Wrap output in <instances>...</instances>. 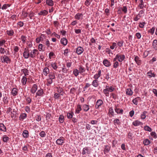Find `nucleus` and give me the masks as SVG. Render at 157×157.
I'll list each match as a JSON object with an SVG mask.
<instances>
[{
	"label": "nucleus",
	"instance_id": "f257e3e1",
	"mask_svg": "<svg viewBox=\"0 0 157 157\" xmlns=\"http://www.w3.org/2000/svg\"><path fill=\"white\" fill-rule=\"evenodd\" d=\"M1 57L3 58V60L2 61V63H5L7 64L11 62L10 59L8 56L6 55L2 56Z\"/></svg>",
	"mask_w": 157,
	"mask_h": 157
},
{
	"label": "nucleus",
	"instance_id": "f03ea898",
	"mask_svg": "<svg viewBox=\"0 0 157 157\" xmlns=\"http://www.w3.org/2000/svg\"><path fill=\"white\" fill-rule=\"evenodd\" d=\"M65 139L63 137H60L56 140V144L59 145H62L65 142Z\"/></svg>",
	"mask_w": 157,
	"mask_h": 157
},
{
	"label": "nucleus",
	"instance_id": "7ed1b4c3",
	"mask_svg": "<svg viewBox=\"0 0 157 157\" xmlns=\"http://www.w3.org/2000/svg\"><path fill=\"white\" fill-rule=\"evenodd\" d=\"M39 52L38 50L36 49H34L31 51L30 53V57L32 58H34L36 57V55H38Z\"/></svg>",
	"mask_w": 157,
	"mask_h": 157
},
{
	"label": "nucleus",
	"instance_id": "20e7f679",
	"mask_svg": "<svg viewBox=\"0 0 157 157\" xmlns=\"http://www.w3.org/2000/svg\"><path fill=\"white\" fill-rule=\"evenodd\" d=\"M23 57L25 59H28L30 57V54L29 50L25 48L23 53Z\"/></svg>",
	"mask_w": 157,
	"mask_h": 157
},
{
	"label": "nucleus",
	"instance_id": "39448f33",
	"mask_svg": "<svg viewBox=\"0 0 157 157\" xmlns=\"http://www.w3.org/2000/svg\"><path fill=\"white\" fill-rule=\"evenodd\" d=\"M117 57L118 61L120 62H121L125 59V56L124 55L118 54H117Z\"/></svg>",
	"mask_w": 157,
	"mask_h": 157
},
{
	"label": "nucleus",
	"instance_id": "423d86ee",
	"mask_svg": "<svg viewBox=\"0 0 157 157\" xmlns=\"http://www.w3.org/2000/svg\"><path fill=\"white\" fill-rule=\"evenodd\" d=\"M103 101L101 99L98 100L96 103L95 108L96 109H98L103 104Z\"/></svg>",
	"mask_w": 157,
	"mask_h": 157
},
{
	"label": "nucleus",
	"instance_id": "0eeeda50",
	"mask_svg": "<svg viewBox=\"0 0 157 157\" xmlns=\"http://www.w3.org/2000/svg\"><path fill=\"white\" fill-rule=\"evenodd\" d=\"M38 86L36 84H34L32 86L30 90V92L32 94H34L37 90Z\"/></svg>",
	"mask_w": 157,
	"mask_h": 157
},
{
	"label": "nucleus",
	"instance_id": "6e6552de",
	"mask_svg": "<svg viewBox=\"0 0 157 157\" xmlns=\"http://www.w3.org/2000/svg\"><path fill=\"white\" fill-rule=\"evenodd\" d=\"M101 75V70L99 69L97 72V73H96L93 77V78L95 79L98 80Z\"/></svg>",
	"mask_w": 157,
	"mask_h": 157
},
{
	"label": "nucleus",
	"instance_id": "1a4fd4ad",
	"mask_svg": "<svg viewBox=\"0 0 157 157\" xmlns=\"http://www.w3.org/2000/svg\"><path fill=\"white\" fill-rule=\"evenodd\" d=\"M83 17V15L81 13H77L75 16V18L78 20H82Z\"/></svg>",
	"mask_w": 157,
	"mask_h": 157
},
{
	"label": "nucleus",
	"instance_id": "9d476101",
	"mask_svg": "<svg viewBox=\"0 0 157 157\" xmlns=\"http://www.w3.org/2000/svg\"><path fill=\"white\" fill-rule=\"evenodd\" d=\"M44 92L42 89H40L36 93V97L37 96H43Z\"/></svg>",
	"mask_w": 157,
	"mask_h": 157
},
{
	"label": "nucleus",
	"instance_id": "9b49d317",
	"mask_svg": "<svg viewBox=\"0 0 157 157\" xmlns=\"http://www.w3.org/2000/svg\"><path fill=\"white\" fill-rule=\"evenodd\" d=\"M84 51L83 48L81 47H78L77 48L76 53L78 55L81 54Z\"/></svg>",
	"mask_w": 157,
	"mask_h": 157
},
{
	"label": "nucleus",
	"instance_id": "f8f14e48",
	"mask_svg": "<svg viewBox=\"0 0 157 157\" xmlns=\"http://www.w3.org/2000/svg\"><path fill=\"white\" fill-rule=\"evenodd\" d=\"M86 153L89 154L90 152L89 148L88 147H84L82 151V154L83 155L85 154Z\"/></svg>",
	"mask_w": 157,
	"mask_h": 157
},
{
	"label": "nucleus",
	"instance_id": "ddd939ff",
	"mask_svg": "<svg viewBox=\"0 0 157 157\" xmlns=\"http://www.w3.org/2000/svg\"><path fill=\"white\" fill-rule=\"evenodd\" d=\"M98 81V80L94 79L92 81V85L95 87H97L99 85Z\"/></svg>",
	"mask_w": 157,
	"mask_h": 157
},
{
	"label": "nucleus",
	"instance_id": "4468645a",
	"mask_svg": "<svg viewBox=\"0 0 157 157\" xmlns=\"http://www.w3.org/2000/svg\"><path fill=\"white\" fill-rule=\"evenodd\" d=\"M103 63L106 67H108L111 65L110 62L106 59H105L103 61Z\"/></svg>",
	"mask_w": 157,
	"mask_h": 157
},
{
	"label": "nucleus",
	"instance_id": "2eb2a0df",
	"mask_svg": "<svg viewBox=\"0 0 157 157\" xmlns=\"http://www.w3.org/2000/svg\"><path fill=\"white\" fill-rule=\"evenodd\" d=\"M134 60L138 65H140L141 64V61L138 56H135Z\"/></svg>",
	"mask_w": 157,
	"mask_h": 157
},
{
	"label": "nucleus",
	"instance_id": "dca6fc26",
	"mask_svg": "<svg viewBox=\"0 0 157 157\" xmlns=\"http://www.w3.org/2000/svg\"><path fill=\"white\" fill-rule=\"evenodd\" d=\"M49 72V69L47 67H46L44 68L43 71V74L45 76H47Z\"/></svg>",
	"mask_w": 157,
	"mask_h": 157
},
{
	"label": "nucleus",
	"instance_id": "f3484780",
	"mask_svg": "<svg viewBox=\"0 0 157 157\" xmlns=\"http://www.w3.org/2000/svg\"><path fill=\"white\" fill-rule=\"evenodd\" d=\"M82 110L81 105H80L78 104L77 105L76 108L75 109V113H79Z\"/></svg>",
	"mask_w": 157,
	"mask_h": 157
},
{
	"label": "nucleus",
	"instance_id": "a211bd4d",
	"mask_svg": "<svg viewBox=\"0 0 157 157\" xmlns=\"http://www.w3.org/2000/svg\"><path fill=\"white\" fill-rule=\"evenodd\" d=\"M132 124L135 126H137L140 125H142L143 123L138 120H136L133 121Z\"/></svg>",
	"mask_w": 157,
	"mask_h": 157
},
{
	"label": "nucleus",
	"instance_id": "6ab92c4d",
	"mask_svg": "<svg viewBox=\"0 0 157 157\" xmlns=\"http://www.w3.org/2000/svg\"><path fill=\"white\" fill-rule=\"evenodd\" d=\"M61 44L65 46L66 45L67 43V40L65 38H61L60 40Z\"/></svg>",
	"mask_w": 157,
	"mask_h": 157
},
{
	"label": "nucleus",
	"instance_id": "aec40b11",
	"mask_svg": "<svg viewBox=\"0 0 157 157\" xmlns=\"http://www.w3.org/2000/svg\"><path fill=\"white\" fill-rule=\"evenodd\" d=\"M23 137L25 138H27L29 136V133L27 130H24L22 134Z\"/></svg>",
	"mask_w": 157,
	"mask_h": 157
},
{
	"label": "nucleus",
	"instance_id": "412c9836",
	"mask_svg": "<svg viewBox=\"0 0 157 157\" xmlns=\"http://www.w3.org/2000/svg\"><path fill=\"white\" fill-rule=\"evenodd\" d=\"M126 93L127 95L131 96L132 95L133 92L130 88H128L126 90Z\"/></svg>",
	"mask_w": 157,
	"mask_h": 157
},
{
	"label": "nucleus",
	"instance_id": "4be33fe9",
	"mask_svg": "<svg viewBox=\"0 0 157 157\" xmlns=\"http://www.w3.org/2000/svg\"><path fill=\"white\" fill-rule=\"evenodd\" d=\"M147 76L150 78L152 77H155V74L153 73H152V71H150L147 73Z\"/></svg>",
	"mask_w": 157,
	"mask_h": 157
},
{
	"label": "nucleus",
	"instance_id": "5701e85b",
	"mask_svg": "<svg viewBox=\"0 0 157 157\" xmlns=\"http://www.w3.org/2000/svg\"><path fill=\"white\" fill-rule=\"evenodd\" d=\"M48 12L47 11L44 10L40 11V13H38V15H39L45 16L48 14Z\"/></svg>",
	"mask_w": 157,
	"mask_h": 157
},
{
	"label": "nucleus",
	"instance_id": "b1692460",
	"mask_svg": "<svg viewBox=\"0 0 157 157\" xmlns=\"http://www.w3.org/2000/svg\"><path fill=\"white\" fill-rule=\"evenodd\" d=\"M0 130L3 132H6V126L3 123H0Z\"/></svg>",
	"mask_w": 157,
	"mask_h": 157
},
{
	"label": "nucleus",
	"instance_id": "393cba45",
	"mask_svg": "<svg viewBox=\"0 0 157 157\" xmlns=\"http://www.w3.org/2000/svg\"><path fill=\"white\" fill-rule=\"evenodd\" d=\"M21 71L24 74V76H25V77L29 75V71L28 70L26 69L25 68L22 69L21 70Z\"/></svg>",
	"mask_w": 157,
	"mask_h": 157
},
{
	"label": "nucleus",
	"instance_id": "a878e982",
	"mask_svg": "<svg viewBox=\"0 0 157 157\" xmlns=\"http://www.w3.org/2000/svg\"><path fill=\"white\" fill-rule=\"evenodd\" d=\"M82 108L85 112H87L90 109L89 105L86 104H84L82 105Z\"/></svg>",
	"mask_w": 157,
	"mask_h": 157
},
{
	"label": "nucleus",
	"instance_id": "bb28decb",
	"mask_svg": "<svg viewBox=\"0 0 157 157\" xmlns=\"http://www.w3.org/2000/svg\"><path fill=\"white\" fill-rule=\"evenodd\" d=\"M38 49L40 51H44L45 50V47L42 44H39L38 46Z\"/></svg>",
	"mask_w": 157,
	"mask_h": 157
},
{
	"label": "nucleus",
	"instance_id": "cd10ccee",
	"mask_svg": "<svg viewBox=\"0 0 157 157\" xmlns=\"http://www.w3.org/2000/svg\"><path fill=\"white\" fill-rule=\"evenodd\" d=\"M113 123L114 124L115 126L117 125H120L121 124L119 119L118 118L115 119L113 121Z\"/></svg>",
	"mask_w": 157,
	"mask_h": 157
},
{
	"label": "nucleus",
	"instance_id": "c85d7f7f",
	"mask_svg": "<svg viewBox=\"0 0 157 157\" xmlns=\"http://www.w3.org/2000/svg\"><path fill=\"white\" fill-rule=\"evenodd\" d=\"M46 2L48 6H52L54 5L53 1L52 0H46Z\"/></svg>",
	"mask_w": 157,
	"mask_h": 157
},
{
	"label": "nucleus",
	"instance_id": "c756f323",
	"mask_svg": "<svg viewBox=\"0 0 157 157\" xmlns=\"http://www.w3.org/2000/svg\"><path fill=\"white\" fill-rule=\"evenodd\" d=\"M57 92L58 93L60 94L61 95L63 96V89L61 87H57Z\"/></svg>",
	"mask_w": 157,
	"mask_h": 157
},
{
	"label": "nucleus",
	"instance_id": "7c9ffc66",
	"mask_svg": "<svg viewBox=\"0 0 157 157\" xmlns=\"http://www.w3.org/2000/svg\"><path fill=\"white\" fill-rule=\"evenodd\" d=\"M27 117V114L25 113H22L20 114L19 119L20 120H23Z\"/></svg>",
	"mask_w": 157,
	"mask_h": 157
},
{
	"label": "nucleus",
	"instance_id": "2f4dec72",
	"mask_svg": "<svg viewBox=\"0 0 157 157\" xmlns=\"http://www.w3.org/2000/svg\"><path fill=\"white\" fill-rule=\"evenodd\" d=\"M138 15L140 18L143 17L144 16V10H142L139 11Z\"/></svg>",
	"mask_w": 157,
	"mask_h": 157
},
{
	"label": "nucleus",
	"instance_id": "473e14b6",
	"mask_svg": "<svg viewBox=\"0 0 157 157\" xmlns=\"http://www.w3.org/2000/svg\"><path fill=\"white\" fill-rule=\"evenodd\" d=\"M140 98L139 97H137L132 100V102L135 105H137L138 102V100H140Z\"/></svg>",
	"mask_w": 157,
	"mask_h": 157
},
{
	"label": "nucleus",
	"instance_id": "72a5a7b5",
	"mask_svg": "<svg viewBox=\"0 0 157 157\" xmlns=\"http://www.w3.org/2000/svg\"><path fill=\"white\" fill-rule=\"evenodd\" d=\"M105 88H106V89H107L109 92H112L115 90V88L112 86L109 87L108 86H106Z\"/></svg>",
	"mask_w": 157,
	"mask_h": 157
},
{
	"label": "nucleus",
	"instance_id": "f704fd0d",
	"mask_svg": "<svg viewBox=\"0 0 157 157\" xmlns=\"http://www.w3.org/2000/svg\"><path fill=\"white\" fill-rule=\"evenodd\" d=\"M27 81V77H25V76H23L21 80L22 84L23 85H25Z\"/></svg>",
	"mask_w": 157,
	"mask_h": 157
},
{
	"label": "nucleus",
	"instance_id": "c9c22d12",
	"mask_svg": "<svg viewBox=\"0 0 157 157\" xmlns=\"http://www.w3.org/2000/svg\"><path fill=\"white\" fill-rule=\"evenodd\" d=\"M115 112L117 114H122L123 113V109H120L119 108L114 109Z\"/></svg>",
	"mask_w": 157,
	"mask_h": 157
},
{
	"label": "nucleus",
	"instance_id": "e433bc0d",
	"mask_svg": "<svg viewBox=\"0 0 157 157\" xmlns=\"http://www.w3.org/2000/svg\"><path fill=\"white\" fill-rule=\"evenodd\" d=\"M150 143V141L147 139H144L143 141V144L144 145L146 146L149 145Z\"/></svg>",
	"mask_w": 157,
	"mask_h": 157
},
{
	"label": "nucleus",
	"instance_id": "4c0bfd02",
	"mask_svg": "<svg viewBox=\"0 0 157 157\" xmlns=\"http://www.w3.org/2000/svg\"><path fill=\"white\" fill-rule=\"evenodd\" d=\"M6 33L8 36H12L13 35L14 32L13 30L11 29L10 30L6 31Z\"/></svg>",
	"mask_w": 157,
	"mask_h": 157
},
{
	"label": "nucleus",
	"instance_id": "58836bf2",
	"mask_svg": "<svg viewBox=\"0 0 157 157\" xmlns=\"http://www.w3.org/2000/svg\"><path fill=\"white\" fill-rule=\"evenodd\" d=\"M51 65L52 67L55 70H56L58 67L56 63L52 62L51 63Z\"/></svg>",
	"mask_w": 157,
	"mask_h": 157
},
{
	"label": "nucleus",
	"instance_id": "ea45409f",
	"mask_svg": "<svg viewBox=\"0 0 157 157\" xmlns=\"http://www.w3.org/2000/svg\"><path fill=\"white\" fill-rule=\"evenodd\" d=\"M152 46L153 48L156 50H157V40H154L153 42Z\"/></svg>",
	"mask_w": 157,
	"mask_h": 157
},
{
	"label": "nucleus",
	"instance_id": "a19ab883",
	"mask_svg": "<svg viewBox=\"0 0 157 157\" xmlns=\"http://www.w3.org/2000/svg\"><path fill=\"white\" fill-rule=\"evenodd\" d=\"M11 93L13 96H16L17 93V90L16 88H13L12 90Z\"/></svg>",
	"mask_w": 157,
	"mask_h": 157
},
{
	"label": "nucleus",
	"instance_id": "79ce46f5",
	"mask_svg": "<svg viewBox=\"0 0 157 157\" xmlns=\"http://www.w3.org/2000/svg\"><path fill=\"white\" fill-rule=\"evenodd\" d=\"M147 112L144 111L141 115V118L142 119H144L146 117V114L147 113Z\"/></svg>",
	"mask_w": 157,
	"mask_h": 157
},
{
	"label": "nucleus",
	"instance_id": "37998d69",
	"mask_svg": "<svg viewBox=\"0 0 157 157\" xmlns=\"http://www.w3.org/2000/svg\"><path fill=\"white\" fill-rule=\"evenodd\" d=\"M73 114L74 113L73 112L67 113V118L68 119L72 118L73 117Z\"/></svg>",
	"mask_w": 157,
	"mask_h": 157
},
{
	"label": "nucleus",
	"instance_id": "c03bdc74",
	"mask_svg": "<svg viewBox=\"0 0 157 157\" xmlns=\"http://www.w3.org/2000/svg\"><path fill=\"white\" fill-rule=\"evenodd\" d=\"M10 5L5 4H4L2 7H1V8L2 10H6L8 7H10Z\"/></svg>",
	"mask_w": 157,
	"mask_h": 157
},
{
	"label": "nucleus",
	"instance_id": "a18cd8bd",
	"mask_svg": "<svg viewBox=\"0 0 157 157\" xmlns=\"http://www.w3.org/2000/svg\"><path fill=\"white\" fill-rule=\"evenodd\" d=\"M3 140L4 142H7L9 141V138L6 135H4L2 137Z\"/></svg>",
	"mask_w": 157,
	"mask_h": 157
},
{
	"label": "nucleus",
	"instance_id": "49530a36",
	"mask_svg": "<svg viewBox=\"0 0 157 157\" xmlns=\"http://www.w3.org/2000/svg\"><path fill=\"white\" fill-rule=\"evenodd\" d=\"M92 1V0H86L85 2V5L87 6H89Z\"/></svg>",
	"mask_w": 157,
	"mask_h": 157
},
{
	"label": "nucleus",
	"instance_id": "de8ad7c7",
	"mask_svg": "<svg viewBox=\"0 0 157 157\" xmlns=\"http://www.w3.org/2000/svg\"><path fill=\"white\" fill-rule=\"evenodd\" d=\"M117 47V45L116 43L113 42L112 43V45L110 46V48L111 49H113L114 48H116Z\"/></svg>",
	"mask_w": 157,
	"mask_h": 157
},
{
	"label": "nucleus",
	"instance_id": "09e8293b",
	"mask_svg": "<svg viewBox=\"0 0 157 157\" xmlns=\"http://www.w3.org/2000/svg\"><path fill=\"white\" fill-rule=\"evenodd\" d=\"M79 71L77 69H75L73 70V73L75 76L77 77L79 74Z\"/></svg>",
	"mask_w": 157,
	"mask_h": 157
},
{
	"label": "nucleus",
	"instance_id": "8fccbe9b",
	"mask_svg": "<svg viewBox=\"0 0 157 157\" xmlns=\"http://www.w3.org/2000/svg\"><path fill=\"white\" fill-rule=\"evenodd\" d=\"M64 117L63 115H60L59 117V120L60 123H63L64 121Z\"/></svg>",
	"mask_w": 157,
	"mask_h": 157
},
{
	"label": "nucleus",
	"instance_id": "3c124183",
	"mask_svg": "<svg viewBox=\"0 0 157 157\" xmlns=\"http://www.w3.org/2000/svg\"><path fill=\"white\" fill-rule=\"evenodd\" d=\"M49 78L51 79H54L55 78V74L54 73H51L49 74Z\"/></svg>",
	"mask_w": 157,
	"mask_h": 157
},
{
	"label": "nucleus",
	"instance_id": "603ef678",
	"mask_svg": "<svg viewBox=\"0 0 157 157\" xmlns=\"http://www.w3.org/2000/svg\"><path fill=\"white\" fill-rule=\"evenodd\" d=\"M78 69L79 72L80 74L83 73L85 71L84 68L81 66H79Z\"/></svg>",
	"mask_w": 157,
	"mask_h": 157
},
{
	"label": "nucleus",
	"instance_id": "864d4df0",
	"mask_svg": "<svg viewBox=\"0 0 157 157\" xmlns=\"http://www.w3.org/2000/svg\"><path fill=\"white\" fill-rule=\"evenodd\" d=\"M61 95L60 94L58 93H55L54 96V97L55 99H58L59 98Z\"/></svg>",
	"mask_w": 157,
	"mask_h": 157
},
{
	"label": "nucleus",
	"instance_id": "5fc2aeb1",
	"mask_svg": "<svg viewBox=\"0 0 157 157\" xmlns=\"http://www.w3.org/2000/svg\"><path fill=\"white\" fill-rule=\"evenodd\" d=\"M144 129L145 131L149 132H151V129L148 126L146 125L144 127Z\"/></svg>",
	"mask_w": 157,
	"mask_h": 157
},
{
	"label": "nucleus",
	"instance_id": "6e6d98bb",
	"mask_svg": "<svg viewBox=\"0 0 157 157\" xmlns=\"http://www.w3.org/2000/svg\"><path fill=\"white\" fill-rule=\"evenodd\" d=\"M124 42V41L122 40L118 41L117 42V45L119 47H121L123 46Z\"/></svg>",
	"mask_w": 157,
	"mask_h": 157
},
{
	"label": "nucleus",
	"instance_id": "4d7b16f0",
	"mask_svg": "<svg viewBox=\"0 0 157 157\" xmlns=\"http://www.w3.org/2000/svg\"><path fill=\"white\" fill-rule=\"evenodd\" d=\"M25 100L27 104H30L31 102V99L29 97H26Z\"/></svg>",
	"mask_w": 157,
	"mask_h": 157
},
{
	"label": "nucleus",
	"instance_id": "13d9d810",
	"mask_svg": "<svg viewBox=\"0 0 157 157\" xmlns=\"http://www.w3.org/2000/svg\"><path fill=\"white\" fill-rule=\"evenodd\" d=\"M119 66V63L118 62H116L113 63V67L116 68H117Z\"/></svg>",
	"mask_w": 157,
	"mask_h": 157
},
{
	"label": "nucleus",
	"instance_id": "bf43d9fd",
	"mask_svg": "<svg viewBox=\"0 0 157 157\" xmlns=\"http://www.w3.org/2000/svg\"><path fill=\"white\" fill-rule=\"evenodd\" d=\"M3 100L5 104H7L8 102V97H7L5 96L4 97Z\"/></svg>",
	"mask_w": 157,
	"mask_h": 157
},
{
	"label": "nucleus",
	"instance_id": "052dcab7",
	"mask_svg": "<svg viewBox=\"0 0 157 157\" xmlns=\"http://www.w3.org/2000/svg\"><path fill=\"white\" fill-rule=\"evenodd\" d=\"M39 135H40V136H41V137H44L45 136L46 134L45 132L44 131H41L40 132Z\"/></svg>",
	"mask_w": 157,
	"mask_h": 157
},
{
	"label": "nucleus",
	"instance_id": "680f3d73",
	"mask_svg": "<svg viewBox=\"0 0 157 157\" xmlns=\"http://www.w3.org/2000/svg\"><path fill=\"white\" fill-rule=\"evenodd\" d=\"M103 93L105 94V96H108L109 93V91L107 90V89H106V88H105V89H104L103 90Z\"/></svg>",
	"mask_w": 157,
	"mask_h": 157
},
{
	"label": "nucleus",
	"instance_id": "e2e57ef3",
	"mask_svg": "<svg viewBox=\"0 0 157 157\" xmlns=\"http://www.w3.org/2000/svg\"><path fill=\"white\" fill-rule=\"evenodd\" d=\"M22 16L23 17L25 18L28 16V13L24 11H23L22 13Z\"/></svg>",
	"mask_w": 157,
	"mask_h": 157
},
{
	"label": "nucleus",
	"instance_id": "0e129e2a",
	"mask_svg": "<svg viewBox=\"0 0 157 157\" xmlns=\"http://www.w3.org/2000/svg\"><path fill=\"white\" fill-rule=\"evenodd\" d=\"M109 113L112 116H113L114 114V112L113 108L110 107L109 109Z\"/></svg>",
	"mask_w": 157,
	"mask_h": 157
},
{
	"label": "nucleus",
	"instance_id": "69168bd1",
	"mask_svg": "<svg viewBox=\"0 0 157 157\" xmlns=\"http://www.w3.org/2000/svg\"><path fill=\"white\" fill-rule=\"evenodd\" d=\"M90 42L91 43H89V45L90 46H91L92 45V44L95 43L96 42L95 40L93 37L92 38L90 39Z\"/></svg>",
	"mask_w": 157,
	"mask_h": 157
},
{
	"label": "nucleus",
	"instance_id": "338daca9",
	"mask_svg": "<svg viewBox=\"0 0 157 157\" xmlns=\"http://www.w3.org/2000/svg\"><path fill=\"white\" fill-rule=\"evenodd\" d=\"M17 26H19L20 27H22L24 25V23L22 21H19L17 23Z\"/></svg>",
	"mask_w": 157,
	"mask_h": 157
},
{
	"label": "nucleus",
	"instance_id": "774afa93",
	"mask_svg": "<svg viewBox=\"0 0 157 157\" xmlns=\"http://www.w3.org/2000/svg\"><path fill=\"white\" fill-rule=\"evenodd\" d=\"M45 44L47 46V48H48L50 46V42L48 39L45 40Z\"/></svg>",
	"mask_w": 157,
	"mask_h": 157
}]
</instances>
